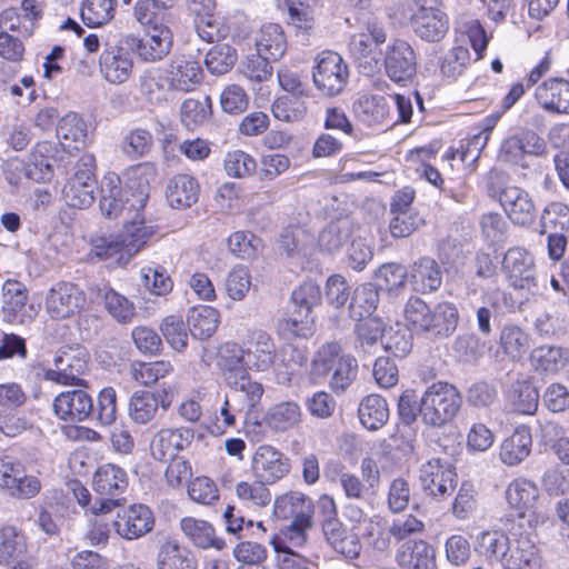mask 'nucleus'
Returning a JSON list of instances; mask_svg holds the SVG:
<instances>
[{
    "mask_svg": "<svg viewBox=\"0 0 569 569\" xmlns=\"http://www.w3.org/2000/svg\"><path fill=\"white\" fill-rule=\"evenodd\" d=\"M244 352L249 367L257 371H267L274 362L276 346L271 336L263 331H253L248 339Z\"/></svg>",
    "mask_w": 569,
    "mask_h": 569,
    "instance_id": "27",
    "label": "nucleus"
},
{
    "mask_svg": "<svg viewBox=\"0 0 569 569\" xmlns=\"http://www.w3.org/2000/svg\"><path fill=\"white\" fill-rule=\"evenodd\" d=\"M331 372L329 386L336 393H341L349 388L356 379L358 362L356 358L347 355L340 359V362H338Z\"/></svg>",
    "mask_w": 569,
    "mask_h": 569,
    "instance_id": "63",
    "label": "nucleus"
},
{
    "mask_svg": "<svg viewBox=\"0 0 569 569\" xmlns=\"http://www.w3.org/2000/svg\"><path fill=\"white\" fill-rule=\"evenodd\" d=\"M148 199L149 186L143 184L137 191H133V187L130 186L126 191V199L123 200L120 178L112 174L104 177L102 180L99 207L102 214L107 218L112 219L123 216L124 223L132 220L144 223L141 212Z\"/></svg>",
    "mask_w": 569,
    "mask_h": 569,
    "instance_id": "1",
    "label": "nucleus"
},
{
    "mask_svg": "<svg viewBox=\"0 0 569 569\" xmlns=\"http://www.w3.org/2000/svg\"><path fill=\"white\" fill-rule=\"evenodd\" d=\"M116 6L117 0H83L81 19L90 28L101 27L114 17Z\"/></svg>",
    "mask_w": 569,
    "mask_h": 569,
    "instance_id": "47",
    "label": "nucleus"
},
{
    "mask_svg": "<svg viewBox=\"0 0 569 569\" xmlns=\"http://www.w3.org/2000/svg\"><path fill=\"white\" fill-rule=\"evenodd\" d=\"M86 299L82 290L71 282H58L46 297V310L52 319H67L77 313Z\"/></svg>",
    "mask_w": 569,
    "mask_h": 569,
    "instance_id": "13",
    "label": "nucleus"
},
{
    "mask_svg": "<svg viewBox=\"0 0 569 569\" xmlns=\"http://www.w3.org/2000/svg\"><path fill=\"white\" fill-rule=\"evenodd\" d=\"M88 370V355L84 348L68 347L59 351L54 358V369L46 371V379L60 385L88 387V382L80 378Z\"/></svg>",
    "mask_w": 569,
    "mask_h": 569,
    "instance_id": "7",
    "label": "nucleus"
},
{
    "mask_svg": "<svg viewBox=\"0 0 569 569\" xmlns=\"http://www.w3.org/2000/svg\"><path fill=\"white\" fill-rule=\"evenodd\" d=\"M86 387L60 392L53 400L54 415L66 422H82L93 412V399Z\"/></svg>",
    "mask_w": 569,
    "mask_h": 569,
    "instance_id": "14",
    "label": "nucleus"
},
{
    "mask_svg": "<svg viewBox=\"0 0 569 569\" xmlns=\"http://www.w3.org/2000/svg\"><path fill=\"white\" fill-rule=\"evenodd\" d=\"M128 486L127 472L113 463L100 466L92 479V488L97 495L91 506L93 515H104L119 505L118 497L122 495Z\"/></svg>",
    "mask_w": 569,
    "mask_h": 569,
    "instance_id": "5",
    "label": "nucleus"
},
{
    "mask_svg": "<svg viewBox=\"0 0 569 569\" xmlns=\"http://www.w3.org/2000/svg\"><path fill=\"white\" fill-rule=\"evenodd\" d=\"M152 143V136L147 129L136 128L124 136L121 150L130 159H138L149 153Z\"/></svg>",
    "mask_w": 569,
    "mask_h": 569,
    "instance_id": "61",
    "label": "nucleus"
},
{
    "mask_svg": "<svg viewBox=\"0 0 569 569\" xmlns=\"http://www.w3.org/2000/svg\"><path fill=\"white\" fill-rule=\"evenodd\" d=\"M251 468L257 479L272 485L289 473L290 461L276 448L264 445L256 450Z\"/></svg>",
    "mask_w": 569,
    "mask_h": 569,
    "instance_id": "16",
    "label": "nucleus"
},
{
    "mask_svg": "<svg viewBox=\"0 0 569 569\" xmlns=\"http://www.w3.org/2000/svg\"><path fill=\"white\" fill-rule=\"evenodd\" d=\"M540 233L565 232L569 230V207L562 202H551L541 216Z\"/></svg>",
    "mask_w": 569,
    "mask_h": 569,
    "instance_id": "56",
    "label": "nucleus"
},
{
    "mask_svg": "<svg viewBox=\"0 0 569 569\" xmlns=\"http://www.w3.org/2000/svg\"><path fill=\"white\" fill-rule=\"evenodd\" d=\"M500 206L515 224L526 226L535 218L531 198L527 191L518 187H507L500 192Z\"/></svg>",
    "mask_w": 569,
    "mask_h": 569,
    "instance_id": "24",
    "label": "nucleus"
},
{
    "mask_svg": "<svg viewBox=\"0 0 569 569\" xmlns=\"http://www.w3.org/2000/svg\"><path fill=\"white\" fill-rule=\"evenodd\" d=\"M535 99L549 113L569 114V81L550 78L535 89Z\"/></svg>",
    "mask_w": 569,
    "mask_h": 569,
    "instance_id": "19",
    "label": "nucleus"
},
{
    "mask_svg": "<svg viewBox=\"0 0 569 569\" xmlns=\"http://www.w3.org/2000/svg\"><path fill=\"white\" fill-rule=\"evenodd\" d=\"M160 330L166 341L176 351L181 352L187 348L189 333L180 316L166 317L160 325Z\"/></svg>",
    "mask_w": 569,
    "mask_h": 569,
    "instance_id": "60",
    "label": "nucleus"
},
{
    "mask_svg": "<svg viewBox=\"0 0 569 569\" xmlns=\"http://www.w3.org/2000/svg\"><path fill=\"white\" fill-rule=\"evenodd\" d=\"M179 527L196 548L221 550L224 547V541L216 535L213 526L206 520L184 517L180 520Z\"/></svg>",
    "mask_w": 569,
    "mask_h": 569,
    "instance_id": "25",
    "label": "nucleus"
},
{
    "mask_svg": "<svg viewBox=\"0 0 569 569\" xmlns=\"http://www.w3.org/2000/svg\"><path fill=\"white\" fill-rule=\"evenodd\" d=\"M170 88L180 91H191L202 79V69L199 62L179 57L173 59L167 70Z\"/></svg>",
    "mask_w": 569,
    "mask_h": 569,
    "instance_id": "29",
    "label": "nucleus"
},
{
    "mask_svg": "<svg viewBox=\"0 0 569 569\" xmlns=\"http://www.w3.org/2000/svg\"><path fill=\"white\" fill-rule=\"evenodd\" d=\"M511 408L523 415H532L538 408L539 395L527 380H517L506 393Z\"/></svg>",
    "mask_w": 569,
    "mask_h": 569,
    "instance_id": "46",
    "label": "nucleus"
},
{
    "mask_svg": "<svg viewBox=\"0 0 569 569\" xmlns=\"http://www.w3.org/2000/svg\"><path fill=\"white\" fill-rule=\"evenodd\" d=\"M397 562L403 569H433L435 552L425 541H415L401 547L397 553Z\"/></svg>",
    "mask_w": 569,
    "mask_h": 569,
    "instance_id": "40",
    "label": "nucleus"
},
{
    "mask_svg": "<svg viewBox=\"0 0 569 569\" xmlns=\"http://www.w3.org/2000/svg\"><path fill=\"white\" fill-rule=\"evenodd\" d=\"M57 146L50 141L38 142L29 158V170L28 173L36 180H47L53 172V167L61 168L60 162L63 161V157L56 158Z\"/></svg>",
    "mask_w": 569,
    "mask_h": 569,
    "instance_id": "33",
    "label": "nucleus"
},
{
    "mask_svg": "<svg viewBox=\"0 0 569 569\" xmlns=\"http://www.w3.org/2000/svg\"><path fill=\"white\" fill-rule=\"evenodd\" d=\"M500 347L512 360H519L529 347L528 336L517 326H507L500 335Z\"/></svg>",
    "mask_w": 569,
    "mask_h": 569,
    "instance_id": "62",
    "label": "nucleus"
},
{
    "mask_svg": "<svg viewBox=\"0 0 569 569\" xmlns=\"http://www.w3.org/2000/svg\"><path fill=\"white\" fill-rule=\"evenodd\" d=\"M219 322V311L210 306L193 307L188 313L189 331L200 340L210 338L216 332Z\"/></svg>",
    "mask_w": 569,
    "mask_h": 569,
    "instance_id": "42",
    "label": "nucleus"
},
{
    "mask_svg": "<svg viewBox=\"0 0 569 569\" xmlns=\"http://www.w3.org/2000/svg\"><path fill=\"white\" fill-rule=\"evenodd\" d=\"M158 569H197L198 561L194 553L177 540L164 539L157 552Z\"/></svg>",
    "mask_w": 569,
    "mask_h": 569,
    "instance_id": "26",
    "label": "nucleus"
},
{
    "mask_svg": "<svg viewBox=\"0 0 569 569\" xmlns=\"http://www.w3.org/2000/svg\"><path fill=\"white\" fill-rule=\"evenodd\" d=\"M167 199L173 208H189L199 197L198 181L188 174L174 176L167 186Z\"/></svg>",
    "mask_w": 569,
    "mask_h": 569,
    "instance_id": "38",
    "label": "nucleus"
},
{
    "mask_svg": "<svg viewBox=\"0 0 569 569\" xmlns=\"http://www.w3.org/2000/svg\"><path fill=\"white\" fill-rule=\"evenodd\" d=\"M569 361V350L552 345L535 348L530 353V363L535 371L545 375H557Z\"/></svg>",
    "mask_w": 569,
    "mask_h": 569,
    "instance_id": "31",
    "label": "nucleus"
},
{
    "mask_svg": "<svg viewBox=\"0 0 569 569\" xmlns=\"http://www.w3.org/2000/svg\"><path fill=\"white\" fill-rule=\"evenodd\" d=\"M256 47L257 52L263 58L278 61L287 48L282 28L276 23L264 24L256 38Z\"/></svg>",
    "mask_w": 569,
    "mask_h": 569,
    "instance_id": "41",
    "label": "nucleus"
},
{
    "mask_svg": "<svg viewBox=\"0 0 569 569\" xmlns=\"http://www.w3.org/2000/svg\"><path fill=\"white\" fill-rule=\"evenodd\" d=\"M172 370V365L166 360L153 362L133 361L130 365L131 378L142 386L156 383L159 379L167 377Z\"/></svg>",
    "mask_w": 569,
    "mask_h": 569,
    "instance_id": "49",
    "label": "nucleus"
},
{
    "mask_svg": "<svg viewBox=\"0 0 569 569\" xmlns=\"http://www.w3.org/2000/svg\"><path fill=\"white\" fill-rule=\"evenodd\" d=\"M57 137L64 151L80 150L86 144L87 124L78 113L69 112L60 119Z\"/></svg>",
    "mask_w": 569,
    "mask_h": 569,
    "instance_id": "34",
    "label": "nucleus"
},
{
    "mask_svg": "<svg viewBox=\"0 0 569 569\" xmlns=\"http://www.w3.org/2000/svg\"><path fill=\"white\" fill-rule=\"evenodd\" d=\"M410 23L416 36L427 42L442 40L449 30L448 16L439 8L418 9Z\"/></svg>",
    "mask_w": 569,
    "mask_h": 569,
    "instance_id": "21",
    "label": "nucleus"
},
{
    "mask_svg": "<svg viewBox=\"0 0 569 569\" xmlns=\"http://www.w3.org/2000/svg\"><path fill=\"white\" fill-rule=\"evenodd\" d=\"M153 227L142 221L132 220L123 224L120 234L113 237H94L91 240V252L101 260H114L117 263H127L147 240L152 236Z\"/></svg>",
    "mask_w": 569,
    "mask_h": 569,
    "instance_id": "2",
    "label": "nucleus"
},
{
    "mask_svg": "<svg viewBox=\"0 0 569 569\" xmlns=\"http://www.w3.org/2000/svg\"><path fill=\"white\" fill-rule=\"evenodd\" d=\"M355 112L358 118L369 124H380L388 120L390 114L389 97L381 94H365L355 102Z\"/></svg>",
    "mask_w": 569,
    "mask_h": 569,
    "instance_id": "39",
    "label": "nucleus"
},
{
    "mask_svg": "<svg viewBox=\"0 0 569 569\" xmlns=\"http://www.w3.org/2000/svg\"><path fill=\"white\" fill-rule=\"evenodd\" d=\"M346 356L341 355V346L338 342L322 345L313 356L311 375L318 378L327 377Z\"/></svg>",
    "mask_w": 569,
    "mask_h": 569,
    "instance_id": "53",
    "label": "nucleus"
},
{
    "mask_svg": "<svg viewBox=\"0 0 569 569\" xmlns=\"http://www.w3.org/2000/svg\"><path fill=\"white\" fill-rule=\"evenodd\" d=\"M501 557L505 569H539L541 561L536 545L527 537L509 540Z\"/></svg>",
    "mask_w": 569,
    "mask_h": 569,
    "instance_id": "23",
    "label": "nucleus"
},
{
    "mask_svg": "<svg viewBox=\"0 0 569 569\" xmlns=\"http://www.w3.org/2000/svg\"><path fill=\"white\" fill-rule=\"evenodd\" d=\"M238 59L237 50L226 43L212 47L206 56V67L208 71L216 76H222L229 72Z\"/></svg>",
    "mask_w": 569,
    "mask_h": 569,
    "instance_id": "55",
    "label": "nucleus"
},
{
    "mask_svg": "<svg viewBox=\"0 0 569 569\" xmlns=\"http://www.w3.org/2000/svg\"><path fill=\"white\" fill-rule=\"evenodd\" d=\"M211 100L208 96L201 99L189 98L181 106V121L188 128L204 123L211 116Z\"/></svg>",
    "mask_w": 569,
    "mask_h": 569,
    "instance_id": "59",
    "label": "nucleus"
},
{
    "mask_svg": "<svg viewBox=\"0 0 569 569\" xmlns=\"http://www.w3.org/2000/svg\"><path fill=\"white\" fill-rule=\"evenodd\" d=\"M173 3L162 0H139L134 4L133 14L147 30L162 31L170 29V8Z\"/></svg>",
    "mask_w": 569,
    "mask_h": 569,
    "instance_id": "30",
    "label": "nucleus"
},
{
    "mask_svg": "<svg viewBox=\"0 0 569 569\" xmlns=\"http://www.w3.org/2000/svg\"><path fill=\"white\" fill-rule=\"evenodd\" d=\"M459 313L455 305L440 302L435 306L430 315V326L426 337L430 339H443L453 333L458 326Z\"/></svg>",
    "mask_w": 569,
    "mask_h": 569,
    "instance_id": "35",
    "label": "nucleus"
},
{
    "mask_svg": "<svg viewBox=\"0 0 569 569\" xmlns=\"http://www.w3.org/2000/svg\"><path fill=\"white\" fill-rule=\"evenodd\" d=\"M130 48L121 43L107 47L100 56L99 64L103 78L114 84L126 82L132 72L133 61Z\"/></svg>",
    "mask_w": 569,
    "mask_h": 569,
    "instance_id": "18",
    "label": "nucleus"
},
{
    "mask_svg": "<svg viewBox=\"0 0 569 569\" xmlns=\"http://www.w3.org/2000/svg\"><path fill=\"white\" fill-rule=\"evenodd\" d=\"M498 120V117L496 114H492L490 118L487 119V124L482 129L481 132L475 134L470 140L467 141L466 144H461L460 149L457 151H453L450 154V158H456L457 154H459L461 161L473 163L478 160L482 149L487 144L489 137L491 134L492 129L496 126V122Z\"/></svg>",
    "mask_w": 569,
    "mask_h": 569,
    "instance_id": "54",
    "label": "nucleus"
},
{
    "mask_svg": "<svg viewBox=\"0 0 569 569\" xmlns=\"http://www.w3.org/2000/svg\"><path fill=\"white\" fill-rule=\"evenodd\" d=\"M409 282L417 292L436 291L442 283V271L439 263L430 257L418 259L410 267Z\"/></svg>",
    "mask_w": 569,
    "mask_h": 569,
    "instance_id": "28",
    "label": "nucleus"
},
{
    "mask_svg": "<svg viewBox=\"0 0 569 569\" xmlns=\"http://www.w3.org/2000/svg\"><path fill=\"white\" fill-rule=\"evenodd\" d=\"M358 413L365 428L377 430L389 419L388 403L379 395H369L360 402Z\"/></svg>",
    "mask_w": 569,
    "mask_h": 569,
    "instance_id": "43",
    "label": "nucleus"
},
{
    "mask_svg": "<svg viewBox=\"0 0 569 569\" xmlns=\"http://www.w3.org/2000/svg\"><path fill=\"white\" fill-rule=\"evenodd\" d=\"M532 438L528 427L520 426L500 446V459L515 466L525 460L531 451Z\"/></svg>",
    "mask_w": 569,
    "mask_h": 569,
    "instance_id": "37",
    "label": "nucleus"
},
{
    "mask_svg": "<svg viewBox=\"0 0 569 569\" xmlns=\"http://www.w3.org/2000/svg\"><path fill=\"white\" fill-rule=\"evenodd\" d=\"M271 110L276 119L284 122L301 121L307 114V106L298 97H280L272 103Z\"/></svg>",
    "mask_w": 569,
    "mask_h": 569,
    "instance_id": "64",
    "label": "nucleus"
},
{
    "mask_svg": "<svg viewBox=\"0 0 569 569\" xmlns=\"http://www.w3.org/2000/svg\"><path fill=\"white\" fill-rule=\"evenodd\" d=\"M263 420L274 431H287L299 425L301 410L296 402H281L269 408Z\"/></svg>",
    "mask_w": 569,
    "mask_h": 569,
    "instance_id": "45",
    "label": "nucleus"
},
{
    "mask_svg": "<svg viewBox=\"0 0 569 569\" xmlns=\"http://www.w3.org/2000/svg\"><path fill=\"white\" fill-rule=\"evenodd\" d=\"M4 320L13 322L27 302V289L17 280H7L2 287Z\"/></svg>",
    "mask_w": 569,
    "mask_h": 569,
    "instance_id": "50",
    "label": "nucleus"
},
{
    "mask_svg": "<svg viewBox=\"0 0 569 569\" xmlns=\"http://www.w3.org/2000/svg\"><path fill=\"white\" fill-rule=\"evenodd\" d=\"M121 43L134 51L143 61L154 62L163 59L170 52L172 32L170 29L147 30L144 38L127 34L121 38Z\"/></svg>",
    "mask_w": 569,
    "mask_h": 569,
    "instance_id": "15",
    "label": "nucleus"
},
{
    "mask_svg": "<svg viewBox=\"0 0 569 569\" xmlns=\"http://www.w3.org/2000/svg\"><path fill=\"white\" fill-rule=\"evenodd\" d=\"M378 302V291L371 284L360 286L355 290L349 305L350 317L361 321L376 310Z\"/></svg>",
    "mask_w": 569,
    "mask_h": 569,
    "instance_id": "51",
    "label": "nucleus"
},
{
    "mask_svg": "<svg viewBox=\"0 0 569 569\" xmlns=\"http://www.w3.org/2000/svg\"><path fill=\"white\" fill-rule=\"evenodd\" d=\"M310 500L299 491H290L274 500L273 511L278 518L292 519L289 527L291 538L305 540V530L310 526Z\"/></svg>",
    "mask_w": 569,
    "mask_h": 569,
    "instance_id": "8",
    "label": "nucleus"
},
{
    "mask_svg": "<svg viewBox=\"0 0 569 569\" xmlns=\"http://www.w3.org/2000/svg\"><path fill=\"white\" fill-rule=\"evenodd\" d=\"M462 397L459 390L448 382L438 381L429 386L420 399L422 421L431 427H441L459 412Z\"/></svg>",
    "mask_w": 569,
    "mask_h": 569,
    "instance_id": "3",
    "label": "nucleus"
},
{
    "mask_svg": "<svg viewBox=\"0 0 569 569\" xmlns=\"http://www.w3.org/2000/svg\"><path fill=\"white\" fill-rule=\"evenodd\" d=\"M431 308L420 298L411 297L405 305L403 313L411 332L426 335L430 326Z\"/></svg>",
    "mask_w": 569,
    "mask_h": 569,
    "instance_id": "52",
    "label": "nucleus"
},
{
    "mask_svg": "<svg viewBox=\"0 0 569 569\" xmlns=\"http://www.w3.org/2000/svg\"><path fill=\"white\" fill-rule=\"evenodd\" d=\"M193 438L188 428L161 429L153 435L150 451L156 460L163 461L183 450Z\"/></svg>",
    "mask_w": 569,
    "mask_h": 569,
    "instance_id": "22",
    "label": "nucleus"
},
{
    "mask_svg": "<svg viewBox=\"0 0 569 569\" xmlns=\"http://www.w3.org/2000/svg\"><path fill=\"white\" fill-rule=\"evenodd\" d=\"M502 270L507 281L515 289L532 291L537 288L533 258L527 250L509 249L503 256Z\"/></svg>",
    "mask_w": 569,
    "mask_h": 569,
    "instance_id": "11",
    "label": "nucleus"
},
{
    "mask_svg": "<svg viewBox=\"0 0 569 569\" xmlns=\"http://www.w3.org/2000/svg\"><path fill=\"white\" fill-rule=\"evenodd\" d=\"M545 151V140L533 130L523 128L509 134L500 147V153L511 162H518L525 154L541 156Z\"/></svg>",
    "mask_w": 569,
    "mask_h": 569,
    "instance_id": "20",
    "label": "nucleus"
},
{
    "mask_svg": "<svg viewBox=\"0 0 569 569\" xmlns=\"http://www.w3.org/2000/svg\"><path fill=\"white\" fill-rule=\"evenodd\" d=\"M154 526V517L149 507L134 503L120 509L113 520L118 536L126 540H136L149 533Z\"/></svg>",
    "mask_w": 569,
    "mask_h": 569,
    "instance_id": "9",
    "label": "nucleus"
},
{
    "mask_svg": "<svg viewBox=\"0 0 569 569\" xmlns=\"http://www.w3.org/2000/svg\"><path fill=\"white\" fill-rule=\"evenodd\" d=\"M28 551L27 537L12 525L0 527V566H9Z\"/></svg>",
    "mask_w": 569,
    "mask_h": 569,
    "instance_id": "36",
    "label": "nucleus"
},
{
    "mask_svg": "<svg viewBox=\"0 0 569 569\" xmlns=\"http://www.w3.org/2000/svg\"><path fill=\"white\" fill-rule=\"evenodd\" d=\"M321 0H287L289 24L310 34L317 26V9Z\"/></svg>",
    "mask_w": 569,
    "mask_h": 569,
    "instance_id": "44",
    "label": "nucleus"
},
{
    "mask_svg": "<svg viewBox=\"0 0 569 569\" xmlns=\"http://www.w3.org/2000/svg\"><path fill=\"white\" fill-rule=\"evenodd\" d=\"M538 497V489L536 485L528 479L513 480L506 490L507 502L513 509L523 515V510L530 507Z\"/></svg>",
    "mask_w": 569,
    "mask_h": 569,
    "instance_id": "48",
    "label": "nucleus"
},
{
    "mask_svg": "<svg viewBox=\"0 0 569 569\" xmlns=\"http://www.w3.org/2000/svg\"><path fill=\"white\" fill-rule=\"evenodd\" d=\"M348 79V64L339 53L328 50L317 56L312 80L322 94L328 97L339 94L346 88Z\"/></svg>",
    "mask_w": 569,
    "mask_h": 569,
    "instance_id": "6",
    "label": "nucleus"
},
{
    "mask_svg": "<svg viewBox=\"0 0 569 569\" xmlns=\"http://www.w3.org/2000/svg\"><path fill=\"white\" fill-rule=\"evenodd\" d=\"M244 348L236 342H226L221 346L218 356V366L224 382L246 376L251 369Z\"/></svg>",
    "mask_w": 569,
    "mask_h": 569,
    "instance_id": "32",
    "label": "nucleus"
},
{
    "mask_svg": "<svg viewBox=\"0 0 569 569\" xmlns=\"http://www.w3.org/2000/svg\"><path fill=\"white\" fill-rule=\"evenodd\" d=\"M383 63L386 73L392 81H407L416 74L417 56L408 42L396 40L387 48Z\"/></svg>",
    "mask_w": 569,
    "mask_h": 569,
    "instance_id": "17",
    "label": "nucleus"
},
{
    "mask_svg": "<svg viewBox=\"0 0 569 569\" xmlns=\"http://www.w3.org/2000/svg\"><path fill=\"white\" fill-rule=\"evenodd\" d=\"M104 306L108 312L120 323H130L136 316L134 305L112 288L103 290Z\"/></svg>",
    "mask_w": 569,
    "mask_h": 569,
    "instance_id": "58",
    "label": "nucleus"
},
{
    "mask_svg": "<svg viewBox=\"0 0 569 569\" xmlns=\"http://www.w3.org/2000/svg\"><path fill=\"white\" fill-rule=\"evenodd\" d=\"M420 481L423 491L435 499L450 496L457 486V473L449 463L431 459L420 468Z\"/></svg>",
    "mask_w": 569,
    "mask_h": 569,
    "instance_id": "10",
    "label": "nucleus"
},
{
    "mask_svg": "<svg viewBox=\"0 0 569 569\" xmlns=\"http://www.w3.org/2000/svg\"><path fill=\"white\" fill-rule=\"evenodd\" d=\"M267 486V482L257 478L252 481H240L236 485V495L247 503L263 508L271 502V492Z\"/></svg>",
    "mask_w": 569,
    "mask_h": 569,
    "instance_id": "57",
    "label": "nucleus"
},
{
    "mask_svg": "<svg viewBox=\"0 0 569 569\" xmlns=\"http://www.w3.org/2000/svg\"><path fill=\"white\" fill-rule=\"evenodd\" d=\"M73 158L69 154L63 166V168L71 166L73 172L62 189V196L69 207L83 209L90 207L94 201L97 181L93 170L96 160L90 153H83L77 160Z\"/></svg>",
    "mask_w": 569,
    "mask_h": 569,
    "instance_id": "4",
    "label": "nucleus"
},
{
    "mask_svg": "<svg viewBox=\"0 0 569 569\" xmlns=\"http://www.w3.org/2000/svg\"><path fill=\"white\" fill-rule=\"evenodd\" d=\"M173 401V391L170 388H163L151 392L148 390H138L132 393L129 400V417L139 425L151 422L159 410H167Z\"/></svg>",
    "mask_w": 569,
    "mask_h": 569,
    "instance_id": "12",
    "label": "nucleus"
}]
</instances>
